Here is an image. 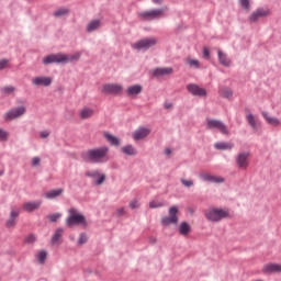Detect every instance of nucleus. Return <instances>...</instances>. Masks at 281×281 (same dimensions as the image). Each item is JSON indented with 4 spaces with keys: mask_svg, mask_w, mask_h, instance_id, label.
Wrapping results in <instances>:
<instances>
[{
    "mask_svg": "<svg viewBox=\"0 0 281 281\" xmlns=\"http://www.w3.org/2000/svg\"><path fill=\"white\" fill-rule=\"evenodd\" d=\"M108 155L109 147L103 146L83 153L82 157L85 161H90L91 164H104V161H109Z\"/></svg>",
    "mask_w": 281,
    "mask_h": 281,
    "instance_id": "nucleus-1",
    "label": "nucleus"
},
{
    "mask_svg": "<svg viewBox=\"0 0 281 281\" xmlns=\"http://www.w3.org/2000/svg\"><path fill=\"white\" fill-rule=\"evenodd\" d=\"M81 53H75L72 55L65 54H52L43 58L44 65H52L53 63H76V60H80Z\"/></svg>",
    "mask_w": 281,
    "mask_h": 281,
    "instance_id": "nucleus-2",
    "label": "nucleus"
},
{
    "mask_svg": "<svg viewBox=\"0 0 281 281\" xmlns=\"http://www.w3.org/2000/svg\"><path fill=\"white\" fill-rule=\"evenodd\" d=\"M67 227H74L75 225H80L81 227H87V217L78 211L76 207H70L68 210V216L66 218Z\"/></svg>",
    "mask_w": 281,
    "mask_h": 281,
    "instance_id": "nucleus-3",
    "label": "nucleus"
},
{
    "mask_svg": "<svg viewBox=\"0 0 281 281\" xmlns=\"http://www.w3.org/2000/svg\"><path fill=\"white\" fill-rule=\"evenodd\" d=\"M205 218L211 221V223H218L220 221H223V218H229V211L212 207L205 211Z\"/></svg>",
    "mask_w": 281,
    "mask_h": 281,
    "instance_id": "nucleus-4",
    "label": "nucleus"
},
{
    "mask_svg": "<svg viewBox=\"0 0 281 281\" xmlns=\"http://www.w3.org/2000/svg\"><path fill=\"white\" fill-rule=\"evenodd\" d=\"M155 45H157V38L146 37L132 44V49H136L137 52H146V49H150V47H155Z\"/></svg>",
    "mask_w": 281,
    "mask_h": 281,
    "instance_id": "nucleus-5",
    "label": "nucleus"
},
{
    "mask_svg": "<svg viewBox=\"0 0 281 281\" xmlns=\"http://www.w3.org/2000/svg\"><path fill=\"white\" fill-rule=\"evenodd\" d=\"M206 128L209 131H214V130L220 131L222 135H229V130L227 128V125H225V123L218 120L207 119Z\"/></svg>",
    "mask_w": 281,
    "mask_h": 281,
    "instance_id": "nucleus-6",
    "label": "nucleus"
},
{
    "mask_svg": "<svg viewBox=\"0 0 281 281\" xmlns=\"http://www.w3.org/2000/svg\"><path fill=\"white\" fill-rule=\"evenodd\" d=\"M164 12H166V8L164 9H154L145 12H140L138 14L142 21H153L155 19H161L164 16Z\"/></svg>",
    "mask_w": 281,
    "mask_h": 281,
    "instance_id": "nucleus-7",
    "label": "nucleus"
},
{
    "mask_svg": "<svg viewBox=\"0 0 281 281\" xmlns=\"http://www.w3.org/2000/svg\"><path fill=\"white\" fill-rule=\"evenodd\" d=\"M178 213L179 209L177 206H171L169 209V216L161 218L162 225H177V223H179V216H177Z\"/></svg>",
    "mask_w": 281,
    "mask_h": 281,
    "instance_id": "nucleus-8",
    "label": "nucleus"
},
{
    "mask_svg": "<svg viewBox=\"0 0 281 281\" xmlns=\"http://www.w3.org/2000/svg\"><path fill=\"white\" fill-rule=\"evenodd\" d=\"M26 108L21 105L20 108L12 109L4 114V120L7 122H12V120H18L22 115H25Z\"/></svg>",
    "mask_w": 281,
    "mask_h": 281,
    "instance_id": "nucleus-9",
    "label": "nucleus"
},
{
    "mask_svg": "<svg viewBox=\"0 0 281 281\" xmlns=\"http://www.w3.org/2000/svg\"><path fill=\"white\" fill-rule=\"evenodd\" d=\"M124 87L120 83H106L101 88V91L106 95H117V93H122Z\"/></svg>",
    "mask_w": 281,
    "mask_h": 281,
    "instance_id": "nucleus-10",
    "label": "nucleus"
},
{
    "mask_svg": "<svg viewBox=\"0 0 281 281\" xmlns=\"http://www.w3.org/2000/svg\"><path fill=\"white\" fill-rule=\"evenodd\" d=\"M86 177L93 179L94 186H102L106 179V176L104 173H100L99 170L87 171Z\"/></svg>",
    "mask_w": 281,
    "mask_h": 281,
    "instance_id": "nucleus-11",
    "label": "nucleus"
},
{
    "mask_svg": "<svg viewBox=\"0 0 281 281\" xmlns=\"http://www.w3.org/2000/svg\"><path fill=\"white\" fill-rule=\"evenodd\" d=\"M187 91H189V93H191V95H198L199 98H205V95H207V91L205 90V88H201L196 83L188 85Z\"/></svg>",
    "mask_w": 281,
    "mask_h": 281,
    "instance_id": "nucleus-12",
    "label": "nucleus"
},
{
    "mask_svg": "<svg viewBox=\"0 0 281 281\" xmlns=\"http://www.w3.org/2000/svg\"><path fill=\"white\" fill-rule=\"evenodd\" d=\"M270 11L269 9H257L252 12L249 16L250 23H256L259 19H265V16H269Z\"/></svg>",
    "mask_w": 281,
    "mask_h": 281,
    "instance_id": "nucleus-13",
    "label": "nucleus"
},
{
    "mask_svg": "<svg viewBox=\"0 0 281 281\" xmlns=\"http://www.w3.org/2000/svg\"><path fill=\"white\" fill-rule=\"evenodd\" d=\"M200 177H201L202 181H207L209 183H224L225 182V178L220 177V176H213L207 172L200 173Z\"/></svg>",
    "mask_w": 281,
    "mask_h": 281,
    "instance_id": "nucleus-14",
    "label": "nucleus"
},
{
    "mask_svg": "<svg viewBox=\"0 0 281 281\" xmlns=\"http://www.w3.org/2000/svg\"><path fill=\"white\" fill-rule=\"evenodd\" d=\"M151 133V130L148 127H139L133 133V139L138 142L139 139H146Z\"/></svg>",
    "mask_w": 281,
    "mask_h": 281,
    "instance_id": "nucleus-15",
    "label": "nucleus"
},
{
    "mask_svg": "<svg viewBox=\"0 0 281 281\" xmlns=\"http://www.w3.org/2000/svg\"><path fill=\"white\" fill-rule=\"evenodd\" d=\"M249 153H241L238 154L236 158V164L238 168H241L243 170H246V168L249 166Z\"/></svg>",
    "mask_w": 281,
    "mask_h": 281,
    "instance_id": "nucleus-16",
    "label": "nucleus"
},
{
    "mask_svg": "<svg viewBox=\"0 0 281 281\" xmlns=\"http://www.w3.org/2000/svg\"><path fill=\"white\" fill-rule=\"evenodd\" d=\"M32 85H34V87H49L52 79L49 77H34Z\"/></svg>",
    "mask_w": 281,
    "mask_h": 281,
    "instance_id": "nucleus-17",
    "label": "nucleus"
},
{
    "mask_svg": "<svg viewBox=\"0 0 281 281\" xmlns=\"http://www.w3.org/2000/svg\"><path fill=\"white\" fill-rule=\"evenodd\" d=\"M42 201H33V202H25L22 205V210H24V212H34V210H38V207H41L42 205Z\"/></svg>",
    "mask_w": 281,
    "mask_h": 281,
    "instance_id": "nucleus-18",
    "label": "nucleus"
},
{
    "mask_svg": "<svg viewBox=\"0 0 281 281\" xmlns=\"http://www.w3.org/2000/svg\"><path fill=\"white\" fill-rule=\"evenodd\" d=\"M263 273H281L280 263H268L262 268Z\"/></svg>",
    "mask_w": 281,
    "mask_h": 281,
    "instance_id": "nucleus-19",
    "label": "nucleus"
},
{
    "mask_svg": "<svg viewBox=\"0 0 281 281\" xmlns=\"http://www.w3.org/2000/svg\"><path fill=\"white\" fill-rule=\"evenodd\" d=\"M142 86L140 85H134L126 88L125 93L130 98H135V95H139L142 93Z\"/></svg>",
    "mask_w": 281,
    "mask_h": 281,
    "instance_id": "nucleus-20",
    "label": "nucleus"
},
{
    "mask_svg": "<svg viewBox=\"0 0 281 281\" xmlns=\"http://www.w3.org/2000/svg\"><path fill=\"white\" fill-rule=\"evenodd\" d=\"M94 113L95 111L92 108L85 106L79 111V117L80 120H90Z\"/></svg>",
    "mask_w": 281,
    "mask_h": 281,
    "instance_id": "nucleus-21",
    "label": "nucleus"
},
{
    "mask_svg": "<svg viewBox=\"0 0 281 281\" xmlns=\"http://www.w3.org/2000/svg\"><path fill=\"white\" fill-rule=\"evenodd\" d=\"M217 57L220 65H223V67H229V65H232V60L227 58V54L223 53L222 50L217 52Z\"/></svg>",
    "mask_w": 281,
    "mask_h": 281,
    "instance_id": "nucleus-22",
    "label": "nucleus"
},
{
    "mask_svg": "<svg viewBox=\"0 0 281 281\" xmlns=\"http://www.w3.org/2000/svg\"><path fill=\"white\" fill-rule=\"evenodd\" d=\"M101 25V21L100 20H92L90 21L87 26L86 30L87 32L91 33V32H95V30H99Z\"/></svg>",
    "mask_w": 281,
    "mask_h": 281,
    "instance_id": "nucleus-23",
    "label": "nucleus"
},
{
    "mask_svg": "<svg viewBox=\"0 0 281 281\" xmlns=\"http://www.w3.org/2000/svg\"><path fill=\"white\" fill-rule=\"evenodd\" d=\"M172 74V67L156 68L153 71L154 76H170Z\"/></svg>",
    "mask_w": 281,
    "mask_h": 281,
    "instance_id": "nucleus-24",
    "label": "nucleus"
},
{
    "mask_svg": "<svg viewBox=\"0 0 281 281\" xmlns=\"http://www.w3.org/2000/svg\"><path fill=\"white\" fill-rule=\"evenodd\" d=\"M121 153H123V155H128L130 157H134V155H137V149H135L133 145H126L121 148Z\"/></svg>",
    "mask_w": 281,
    "mask_h": 281,
    "instance_id": "nucleus-25",
    "label": "nucleus"
},
{
    "mask_svg": "<svg viewBox=\"0 0 281 281\" xmlns=\"http://www.w3.org/2000/svg\"><path fill=\"white\" fill-rule=\"evenodd\" d=\"M65 192V190L63 189H53L50 191H47L45 193L46 199H56L58 196H60V194H63Z\"/></svg>",
    "mask_w": 281,
    "mask_h": 281,
    "instance_id": "nucleus-26",
    "label": "nucleus"
},
{
    "mask_svg": "<svg viewBox=\"0 0 281 281\" xmlns=\"http://www.w3.org/2000/svg\"><path fill=\"white\" fill-rule=\"evenodd\" d=\"M246 120L249 126L254 128V131L258 130V120L256 119V116H254V114L251 113L247 114Z\"/></svg>",
    "mask_w": 281,
    "mask_h": 281,
    "instance_id": "nucleus-27",
    "label": "nucleus"
},
{
    "mask_svg": "<svg viewBox=\"0 0 281 281\" xmlns=\"http://www.w3.org/2000/svg\"><path fill=\"white\" fill-rule=\"evenodd\" d=\"M214 148L217 150H232L234 148V144L232 143H215Z\"/></svg>",
    "mask_w": 281,
    "mask_h": 281,
    "instance_id": "nucleus-28",
    "label": "nucleus"
},
{
    "mask_svg": "<svg viewBox=\"0 0 281 281\" xmlns=\"http://www.w3.org/2000/svg\"><path fill=\"white\" fill-rule=\"evenodd\" d=\"M262 116L268 122V124H271V126H278L280 124V120H278L273 116H270L267 112H263Z\"/></svg>",
    "mask_w": 281,
    "mask_h": 281,
    "instance_id": "nucleus-29",
    "label": "nucleus"
},
{
    "mask_svg": "<svg viewBox=\"0 0 281 281\" xmlns=\"http://www.w3.org/2000/svg\"><path fill=\"white\" fill-rule=\"evenodd\" d=\"M179 234H181V236H188V234H190V224H188V222H182L179 225Z\"/></svg>",
    "mask_w": 281,
    "mask_h": 281,
    "instance_id": "nucleus-30",
    "label": "nucleus"
},
{
    "mask_svg": "<svg viewBox=\"0 0 281 281\" xmlns=\"http://www.w3.org/2000/svg\"><path fill=\"white\" fill-rule=\"evenodd\" d=\"M220 95L222 98H226L227 100H229L233 98L234 91H232L229 88L224 87V88H221Z\"/></svg>",
    "mask_w": 281,
    "mask_h": 281,
    "instance_id": "nucleus-31",
    "label": "nucleus"
},
{
    "mask_svg": "<svg viewBox=\"0 0 281 281\" xmlns=\"http://www.w3.org/2000/svg\"><path fill=\"white\" fill-rule=\"evenodd\" d=\"M104 137L112 146H120V139H117V137L109 133H104Z\"/></svg>",
    "mask_w": 281,
    "mask_h": 281,
    "instance_id": "nucleus-32",
    "label": "nucleus"
},
{
    "mask_svg": "<svg viewBox=\"0 0 281 281\" xmlns=\"http://www.w3.org/2000/svg\"><path fill=\"white\" fill-rule=\"evenodd\" d=\"M0 91L3 95H12V93H14L16 89L13 86H7V87H2Z\"/></svg>",
    "mask_w": 281,
    "mask_h": 281,
    "instance_id": "nucleus-33",
    "label": "nucleus"
},
{
    "mask_svg": "<svg viewBox=\"0 0 281 281\" xmlns=\"http://www.w3.org/2000/svg\"><path fill=\"white\" fill-rule=\"evenodd\" d=\"M63 228H58L55 234L53 235L52 238V244L56 245V243H58V240H60V238H63Z\"/></svg>",
    "mask_w": 281,
    "mask_h": 281,
    "instance_id": "nucleus-34",
    "label": "nucleus"
},
{
    "mask_svg": "<svg viewBox=\"0 0 281 281\" xmlns=\"http://www.w3.org/2000/svg\"><path fill=\"white\" fill-rule=\"evenodd\" d=\"M67 14H69V9L61 8L54 11L53 16L60 18L67 16Z\"/></svg>",
    "mask_w": 281,
    "mask_h": 281,
    "instance_id": "nucleus-35",
    "label": "nucleus"
},
{
    "mask_svg": "<svg viewBox=\"0 0 281 281\" xmlns=\"http://www.w3.org/2000/svg\"><path fill=\"white\" fill-rule=\"evenodd\" d=\"M37 261L40 265H43V262H45V260L47 259V251L42 250L37 254Z\"/></svg>",
    "mask_w": 281,
    "mask_h": 281,
    "instance_id": "nucleus-36",
    "label": "nucleus"
},
{
    "mask_svg": "<svg viewBox=\"0 0 281 281\" xmlns=\"http://www.w3.org/2000/svg\"><path fill=\"white\" fill-rule=\"evenodd\" d=\"M186 63H187V65H189V67H193L194 69H199V67H200L199 60H196V59L187 58Z\"/></svg>",
    "mask_w": 281,
    "mask_h": 281,
    "instance_id": "nucleus-37",
    "label": "nucleus"
},
{
    "mask_svg": "<svg viewBox=\"0 0 281 281\" xmlns=\"http://www.w3.org/2000/svg\"><path fill=\"white\" fill-rule=\"evenodd\" d=\"M10 67V61L8 59H0V71L8 69Z\"/></svg>",
    "mask_w": 281,
    "mask_h": 281,
    "instance_id": "nucleus-38",
    "label": "nucleus"
},
{
    "mask_svg": "<svg viewBox=\"0 0 281 281\" xmlns=\"http://www.w3.org/2000/svg\"><path fill=\"white\" fill-rule=\"evenodd\" d=\"M149 207L151 210H155L157 207H164V203H161L159 201H151V202H149Z\"/></svg>",
    "mask_w": 281,
    "mask_h": 281,
    "instance_id": "nucleus-39",
    "label": "nucleus"
},
{
    "mask_svg": "<svg viewBox=\"0 0 281 281\" xmlns=\"http://www.w3.org/2000/svg\"><path fill=\"white\" fill-rule=\"evenodd\" d=\"M60 218V213H55V214H50L48 215V220L50 223H56V221Z\"/></svg>",
    "mask_w": 281,
    "mask_h": 281,
    "instance_id": "nucleus-40",
    "label": "nucleus"
},
{
    "mask_svg": "<svg viewBox=\"0 0 281 281\" xmlns=\"http://www.w3.org/2000/svg\"><path fill=\"white\" fill-rule=\"evenodd\" d=\"M181 183H182V186H184L186 188H192V186H194V181H192V180L181 179Z\"/></svg>",
    "mask_w": 281,
    "mask_h": 281,
    "instance_id": "nucleus-41",
    "label": "nucleus"
},
{
    "mask_svg": "<svg viewBox=\"0 0 281 281\" xmlns=\"http://www.w3.org/2000/svg\"><path fill=\"white\" fill-rule=\"evenodd\" d=\"M87 240H88L87 235L86 234H81L79 236V239H78V245H85V243H87Z\"/></svg>",
    "mask_w": 281,
    "mask_h": 281,
    "instance_id": "nucleus-42",
    "label": "nucleus"
},
{
    "mask_svg": "<svg viewBox=\"0 0 281 281\" xmlns=\"http://www.w3.org/2000/svg\"><path fill=\"white\" fill-rule=\"evenodd\" d=\"M8 139V132L0 128V142H5Z\"/></svg>",
    "mask_w": 281,
    "mask_h": 281,
    "instance_id": "nucleus-43",
    "label": "nucleus"
},
{
    "mask_svg": "<svg viewBox=\"0 0 281 281\" xmlns=\"http://www.w3.org/2000/svg\"><path fill=\"white\" fill-rule=\"evenodd\" d=\"M14 225H16V221L14 220V217H10L7 221V227H14Z\"/></svg>",
    "mask_w": 281,
    "mask_h": 281,
    "instance_id": "nucleus-44",
    "label": "nucleus"
},
{
    "mask_svg": "<svg viewBox=\"0 0 281 281\" xmlns=\"http://www.w3.org/2000/svg\"><path fill=\"white\" fill-rule=\"evenodd\" d=\"M26 243H29V245H32L33 243H36V236L34 235H29L26 237Z\"/></svg>",
    "mask_w": 281,
    "mask_h": 281,
    "instance_id": "nucleus-45",
    "label": "nucleus"
},
{
    "mask_svg": "<svg viewBox=\"0 0 281 281\" xmlns=\"http://www.w3.org/2000/svg\"><path fill=\"white\" fill-rule=\"evenodd\" d=\"M240 5L244 10H249V0H240Z\"/></svg>",
    "mask_w": 281,
    "mask_h": 281,
    "instance_id": "nucleus-46",
    "label": "nucleus"
},
{
    "mask_svg": "<svg viewBox=\"0 0 281 281\" xmlns=\"http://www.w3.org/2000/svg\"><path fill=\"white\" fill-rule=\"evenodd\" d=\"M130 207L132 210H136V207H139V202L137 200H133L131 203H130Z\"/></svg>",
    "mask_w": 281,
    "mask_h": 281,
    "instance_id": "nucleus-47",
    "label": "nucleus"
},
{
    "mask_svg": "<svg viewBox=\"0 0 281 281\" xmlns=\"http://www.w3.org/2000/svg\"><path fill=\"white\" fill-rule=\"evenodd\" d=\"M38 164H41V158L33 157L32 160H31V165L32 166H38Z\"/></svg>",
    "mask_w": 281,
    "mask_h": 281,
    "instance_id": "nucleus-48",
    "label": "nucleus"
},
{
    "mask_svg": "<svg viewBox=\"0 0 281 281\" xmlns=\"http://www.w3.org/2000/svg\"><path fill=\"white\" fill-rule=\"evenodd\" d=\"M40 136L42 139H47V137H49V132L43 131L40 133Z\"/></svg>",
    "mask_w": 281,
    "mask_h": 281,
    "instance_id": "nucleus-49",
    "label": "nucleus"
},
{
    "mask_svg": "<svg viewBox=\"0 0 281 281\" xmlns=\"http://www.w3.org/2000/svg\"><path fill=\"white\" fill-rule=\"evenodd\" d=\"M16 216H19V210H12L10 213V217L11 218H16Z\"/></svg>",
    "mask_w": 281,
    "mask_h": 281,
    "instance_id": "nucleus-50",
    "label": "nucleus"
},
{
    "mask_svg": "<svg viewBox=\"0 0 281 281\" xmlns=\"http://www.w3.org/2000/svg\"><path fill=\"white\" fill-rule=\"evenodd\" d=\"M203 57L204 58H210V49H207V48L203 49Z\"/></svg>",
    "mask_w": 281,
    "mask_h": 281,
    "instance_id": "nucleus-51",
    "label": "nucleus"
},
{
    "mask_svg": "<svg viewBox=\"0 0 281 281\" xmlns=\"http://www.w3.org/2000/svg\"><path fill=\"white\" fill-rule=\"evenodd\" d=\"M116 214H117L119 216H122V214H124V207L117 209V210H116Z\"/></svg>",
    "mask_w": 281,
    "mask_h": 281,
    "instance_id": "nucleus-52",
    "label": "nucleus"
},
{
    "mask_svg": "<svg viewBox=\"0 0 281 281\" xmlns=\"http://www.w3.org/2000/svg\"><path fill=\"white\" fill-rule=\"evenodd\" d=\"M153 3H155L156 5H159L161 3H164V0H151Z\"/></svg>",
    "mask_w": 281,
    "mask_h": 281,
    "instance_id": "nucleus-53",
    "label": "nucleus"
},
{
    "mask_svg": "<svg viewBox=\"0 0 281 281\" xmlns=\"http://www.w3.org/2000/svg\"><path fill=\"white\" fill-rule=\"evenodd\" d=\"M165 153H166V155H170L172 151L169 148H167V149H165Z\"/></svg>",
    "mask_w": 281,
    "mask_h": 281,
    "instance_id": "nucleus-54",
    "label": "nucleus"
},
{
    "mask_svg": "<svg viewBox=\"0 0 281 281\" xmlns=\"http://www.w3.org/2000/svg\"><path fill=\"white\" fill-rule=\"evenodd\" d=\"M170 104H165V109H170Z\"/></svg>",
    "mask_w": 281,
    "mask_h": 281,
    "instance_id": "nucleus-55",
    "label": "nucleus"
}]
</instances>
